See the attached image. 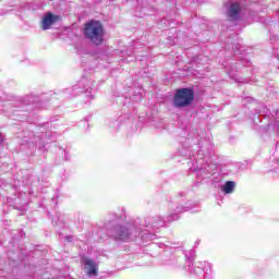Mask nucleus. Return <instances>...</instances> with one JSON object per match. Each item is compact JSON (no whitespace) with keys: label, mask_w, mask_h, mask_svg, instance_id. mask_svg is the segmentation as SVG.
<instances>
[{"label":"nucleus","mask_w":279,"mask_h":279,"mask_svg":"<svg viewBox=\"0 0 279 279\" xmlns=\"http://www.w3.org/2000/svg\"><path fill=\"white\" fill-rule=\"evenodd\" d=\"M193 101H195L194 88H179L172 99L174 108H189Z\"/></svg>","instance_id":"f03ea898"},{"label":"nucleus","mask_w":279,"mask_h":279,"mask_svg":"<svg viewBox=\"0 0 279 279\" xmlns=\"http://www.w3.org/2000/svg\"><path fill=\"white\" fill-rule=\"evenodd\" d=\"M239 14H241V4H239L238 2H234L229 8L228 16L232 21H236V19H239Z\"/></svg>","instance_id":"423d86ee"},{"label":"nucleus","mask_w":279,"mask_h":279,"mask_svg":"<svg viewBox=\"0 0 279 279\" xmlns=\"http://www.w3.org/2000/svg\"><path fill=\"white\" fill-rule=\"evenodd\" d=\"M83 36L86 40H89L96 47L104 45V37L106 36V31L104 29V24L97 20H90L84 24Z\"/></svg>","instance_id":"f257e3e1"},{"label":"nucleus","mask_w":279,"mask_h":279,"mask_svg":"<svg viewBox=\"0 0 279 279\" xmlns=\"http://www.w3.org/2000/svg\"><path fill=\"white\" fill-rule=\"evenodd\" d=\"M235 183L233 181H227L222 187L223 193L226 195H230V193H234Z\"/></svg>","instance_id":"0eeeda50"},{"label":"nucleus","mask_w":279,"mask_h":279,"mask_svg":"<svg viewBox=\"0 0 279 279\" xmlns=\"http://www.w3.org/2000/svg\"><path fill=\"white\" fill-rule=\"evenodd\" d=\"M60 15H56L52 12L46 13V15L41 20V29L47 31L51 29V25H56L58 21H60Z\"/></svg>","instance_id":"7ed1b4c3"},{"label":"nucleus","mask_w":279,"mask_h":279,"mask_svg":"<svg viewBox=\"0 0 279 279\" xmlns=\"http://www.w3.org/2000/svg\"><path fill=\"white\" fill-rule=\"evenodd\" d=\"M113 233L117 241H128L131 236L130 229L123 226L116 227Z\"/></svg>","instance_id":"20e7f679"},{"label":"nucleus","mask_w":279,"mask_h":279,"mask_svg":"<svg viewBox=\"0 0 279 279\" xmlns=\"http://www.w3.org/2000/svg\"><path fill=\"white\" fill-rule=\"evenodd\" d=\"M84 265H85V269H87V276H98L97 272V264L95 263V259L88 258V257H84Z\"/></svg>","instance_id":"39448f33"}]
</instances>
